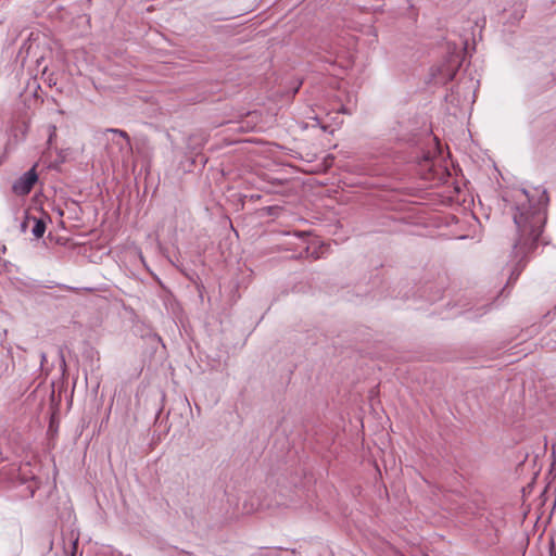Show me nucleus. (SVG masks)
Returning <instances> with one entry per match:
<instances>
[{"instance_id": "nucleus-14", "label": "nucleus", "mask_w": 556, "mask_h": 556, "mask_svg": "<svg viewBox=\"0 0 556 556\" xmlns=\"http://www.w3.org/2000/svg\"><path fill=\"white\" fill-rule=\"evenodd\" d=\"M23 481H24V482H27V481H28V478H27V477H24V478H23Z\"/></svg>"}, {"instance_id": "nucleus-5", "label": "nucleus", "mask_w": 556, "mask_h": 556, "mask_svg": "<svg viewBox=\"0 0 556 556\" xmlns=\"http://www.w3.org/2000/svg\"><path fill=\"white\" fill-rule=\"evenodd\" d=\"M31 222L34 223V226L31 228L33 235L37 239L41 238L46 231V222L42 218H37L35 216L31 217Z\"/></svg>"}, {"instance_id": "nucleus-13", "label": "nucleus", "mask_w": 556, "mask_h": 556, "mask_svg": "<svg viewBox=\"0 0 556 556\" xmlns=\"http://www.w3.org/2000/svg\"><path fill=\"white\" fill-rule=\"evenodd\" d=\"M47 361L46 354L41 353V365Z\"/></svg>"}, {"instance_id": "nucleus-11", "label": "nucleus", "mask_w": 556, "mask_h": 556, "mask_svg": "<svg viewBox=\"0 0 556 556\" xmlns=\"http://www.w3.org/2000/svg\"><path fill=\"white\" fill-rule=\"evenodd\" d=\"M549 341L556 345V329H553L548 332Z\"/></svg>"}, {"instance_id": "nucleus-4", "label": "nucleus", "mask_w": 556, "mask_h": 556, "mask_svg": "<svg viewBox=\"0 0 556 556\" xmlns=\"http://www.w3.org/2000/svg\"><path fill=\"white\" fill-rule=\"evenodd\" d=\"M14 358L12 351H0V379L10 376L14 371Z\"/></svg>"}, {"instance_id": "nucleus-3", "label": "nucleus", "mask_w": 556, "mask_h": 556, "mask_svg": "<svg viewBox=\"0 0 556 556\" xmlns=\"http://www.w3.org/2000/svg\"><path fill=\"white\" fill-rule=\"evenodd\" d=\"M38 180V175L36 173V165L33 166L29 170L24 173L14 184L12 190L17 195H26L34 188L35 184Z\"/></svg>"}, {"instance_id": "nucleus-7", "label": "nucleus", "mask_w": 556, "mask_h": 556, "mask_svg": "<svg viewBox=\"0 0 556 556\" xmlns=\"http://www.w3.org/2000/svg\"><path fill=\"white\" fill-rule=\"evenodd\" d=\"M105 131L112 132V134H115V135L122 137L123 139L126 140L128 148L131 149L130 138L126 131L118 129V128H108Z\"/></svg>"}, {"instance_id": "nucleus-8", "label": "nucleus", "mask_w": 556, "mask_h": 556, "mask_svg": "<svg viewBox=\"0 0 556 556\" xmlns=\"http://www.w3.org/2000/svg\"><path fill=\"white\" fill-rule=\"evenodd\" d=\"M206 161V157L202 155L200 152H194V159H192L193 164L199 162L200 164L204 165Z\"/></svg>"}, {"instance_id": "nucleus-10", "label": "nucleus", "mask_w": 556, "mask_h": 556, "mask_svg": "<svg viewBox=\"0 0 556 556\" xmlns=\"http://www.w3.org/2000/svg\"><path fill=\"white\" fill-rule=\"evenodd\" d=\"M31 217L33 216L26 215L24 222L21 224L22 231L26 230V228L28 227V223L31 222Z\"/></svg>"}, {"instance_id": "nucleus-2", "label": "nucleus", "mask_w": 556, "mask_h": 556, "mask_svg": "<svg viewBox=\"0 0 556 556\" xmlns=\"http://www.w3.org/2000/svg\"><path fill=\"white\" fill-rule=\"evenodd\" d=\"M464 51L465 48L457 49L456 46L453 49H448L446 59L440 65L432 68L431 75L437 84H447L454 79L462 66Z\"/></svg>"}, {"instance_id": "nucleus-9", "label": "nucleus", "mask_w": 556, "mask_h": 556, "mask_svg": "<svg viewBox=\"0 0 556 556\" xmlns=\"http://www.w3.org/2000/svg\"><path fill=\"white\" fill-rule=\"evenodd\" d=\"M49 139H48V143L51 144L52 143V140L53 138L56 136V127L54 125H51L49 127Z\"/></svg>"}, {"instance_id": "nucleus-1", "label": "nucleus", "mask_w": 556, "mask_h": 556, "mask_svg": "<svg viewBox=\"0 0 556 556\" xmlns=\"http://www.w3.org/2000/svg\"><path fill=\"white\" fill-rule=\"evenodd\" d=\"M535 191L540 192L536 201H534V195H531L526 189H521L515 197L513 219L517 229V238L513 244V254L518 261L508 283L517 280L526 266L527 255L536 249L547 219L549 203L547 191L540 190V188H535Z\"/></svg>"}, {"instance_id": "nucleus-6", "label": "nucleus", "mask_w": 556, "mask_h": 556, "mask_svg": "<svg viewBox=\"0 0 556 556\" xmlns=\"http://www.w3.org/2000/svg\"><path fill=\"white\" fill-rule=\"evenodd\" d=\"M203 138L192 135L188 138V148L192 149V151H195L200 149L203 146Z\"/></svg>"}, {"instance_id": "nucleus-12", "label": "nucleus", "mask_w": 556, "mask_h": 556, "mask_svg": "<svg viewBox=\"0 0 556 556\" xmlns=\"http://www.w3.org/2000/svg\"><path fill=\"white\" fill-rule=\"evenodd\" d=\"M37 489V484L35 485H28V490L30 491V495L33 496L35 493V490Z\"/></svg>"}]
</instances>
